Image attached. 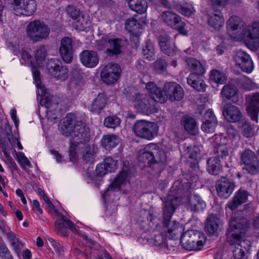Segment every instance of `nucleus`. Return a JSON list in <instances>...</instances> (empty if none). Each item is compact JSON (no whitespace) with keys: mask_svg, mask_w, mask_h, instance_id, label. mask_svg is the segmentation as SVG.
<instances>
[{"mask_svg":"<svg viewBox=\"0 0 259 259\" xmlns=\"http://www.w3.org/2000/svg\"><path fill=\"white\" fill-rule=\"evenodd\" d=\"M234 60L243 72L249 73L253 69V62L250 56L244 51L239 50L236 52L234 56Z\"/></svg>","mask_w":259,"mask_h":259,"instance_id":"6ab92c4d","label":"nucleus"},{"mask_svg":"<svg viewBox=\"0 0 259 259\" xmlns=\"http://www.w3.org/2000/svg\"><path fill=\"white\" fill-rule=\"evenodd\" d=\"M94 155L95 153L93 148L89 145L85 146L82 152V159L83 161L85 163L92 161L94 160Z\"/></svg>","mask_w":259,"mask_h":259,"instance_id":"603ef678","label":"nucleus"},{"mask_svg":"<svg viewBox=\"0 0 259 259\" xmlns=\"http://www.w3.org/2000/svg\"><path fill=\"white\" fill-rule=\"evenodd\" d=\"M163 91L165 97L171 101H180L184 95L183 88L175 82H167L164 83Z\"/></svg>","mask_w":259,"mask_h":259,"instance_id":"f3484780","label":"nucleus"},{"mask_svg":"<svg viewBox=\"0 0 259 259\" xmlns=\"http://www.w3.org/2000/svg\"><path fill=\"white\" fill-rule=\"evenodd\" d=\"M61 134L69 139V156L70 160L75 159L81 148L89 142V128L84 123L76 119V116L72 113H68L59 126Z\"/></svg>","mask_w":259,"mask_h":259,"instance_id":"f257e3e1","label":"nucleus"},{"mask_svg":"<svg viewBox=\"0 0 259 259\" xmlns=\"http://www.w3.org/2000/svg\"><path fill=\"white\" fill-rule=\"evenodd\" d=\"M47 69L50 75L57 80H65L68 77V69L63 66L60 61L57 58L48 60Z\"/></svg>","mask_w":259,"mask_h":259,"instance_id":"9b49d317","label":"nucleus"},{"mask_svg":"<svg viewBox=\"0 0 259 259\" xmlns=\"http://www.w3.org/2000/svg\"><path fill=\"white\" fill-rule=\"evenodd\" d=\"M221 95L223 101L231 100L233 103L238 101V92L236 87L233 84H226L223 88Z\"/></svg>","mask_w":259,"mask_h":259,"instance_id":"7c9ffc66","label":"nucleus"},{"mask_svg":"<svg viewBox=\"0 0 259 259\" xmlns=\"http://www.w3.org/2000/svg\"><path fill=\"white\" fill-rule=\"evenodd\" d=\"M48 241L53 247L55 251L61 254L63 252V247L60 244L56 242L53 238H49Z\"/></svg>","mask_w":259,"mask_h":259,"instance_id":"338daca9","label":"nucleus"},{"mask_svg":"<svg viewBox=\"0 0 259 259\" xmlns=\"http://www.w3.org/2000/svg\"><path fill=\"white\" fill-rule=\"evenodd\" d=\"M181 201L178 196L168 195L164 198L163 203V233L169 239H172L179 233L180 224L177 221L170 222L172 215L176 207Z\"/></svg>","mask_w":259,"mask_h":259,"instance_id":"7ed1b4c3","label":"nucleus"},{"mask_svg":"<svg viewBox=\"0 0 259 259\" xmlns=\"http://www.w3.org/2000/svg\"><path fill=\"white\" fill-rule=\"evenodd\" d=\"M242 88L246 91H250L255 88V84L249 78L243 76L240 82Z\"/></svg>","mask_w":259,"mask_h":259,"instance_id":"4d7b16f0","label":"nucleus"},{"mask_svg":"<svg viewBox=\"0 0 259 259\" xmlns=\"http://www.w3.org/2000/svg\"><path fill=\"white\" fill-rule=\"evenodd\" d=\"M181 124L184 129L191 135L197 134L198 128L195 119L190 116L185 115L181 119Z\"/></svg>","mask_w":259,"mask_h":259,"instance_id":"72a5a7b5","label":"nucleus"},{"mask_svg":"<svg viewBox=\"0 0 259 259\" xmlns=\"http://www.w3.org/2000/svg\"><path fill=\"white\" fill-rule=\"evenodd\" d=\"M159 45L160 47L161 51L164 53L172 54L174 50H171V52H167V49L170 47L171 44L170 38L167 35H161L159 37Z\"/></svg>","mask_w":259,"mask_h":259,"instance_id":"a18cd8bd","label":"nucleus"},{"mask_svg":"<svg viewBox=\"0 0 259 259\" xmlns=\"http://www.w3.org/2000/svg\"><path fill=\"white\" fill-rule=\"evenodd\" d=\"M247 227V220L243 217H232L230 221L229 228L227 232V240L230 245H235L233 255L236 259H242L250 248L251 243L248 240H242Z\"/></svg>","mask_w":259,"mask_h":259,"instance_id":"f03ea898","label":"nucleus"},{"mask_svg":"<svg viewBox=\"0 0 259 259\" xmlns=\"http://www.w3.org/2000/svg\"><path fill=\"white\" fill-rule=\"evenodd\" d=\"M203 74L191 73L187 77L188 84L198 92H204L206 85L204 80Z\"/></svg>","mask_w":259,"mask_h":259,"instance_id":"c85d7f7f","label":"nucleus"},{"mask_svg":"<svg viewBox=\"0 0 259 259\" xmlns=\"http://www.w3.org/2000/svg\"><path fill=\"white\" fill-rule=\"evenodd\" d=\"M214 153L216 154L215 157L223 160L229 155V147L226 144H220L216 148Z\"/></svg>","mask_w":259,"mask_h":259,"instance_id":"09e8293b","label":"nucleus"},{"mask_svg":"<svg viewBox=\"0 0 259 259\" xmlns=\"http://www.w3.org/2000/svg\"><path fill=\"white\" fill-rule=\"evenodd\" d=\"M65 223L68 227L73 232L78 233V229L75 224L68 220L64 215H61V218L57 219L55 222V230L57 234L63 236H68V232Z\"/></svg>","mask_w":259,"mask_h":259,"instance_id":"aec40b11","label":"nucleus"},{"mask_svg":"<svg viewBox=\"0 0 259 259\" xmlns=\"http://www.w3.org/2000/svg\"><path fill=\"white\" fill-rule=\"evenodd\" d=\"M167 64L165 60L162 59H157L154 63L155 70L158 73L165 72L166 70Z\"/></svg>","mask_w":259,"mask_h":259,"instance_id":"6e6d98bb","label":"nucleus"},{"mask_svg":"<svg viewBox=\"0 0 259 259\" xmlns=\"http://www.w3.org/2000/svg\"><path fill=\"white\" fill-rule=\"evenodd\" d=\"M79 59L83 65L89 68L96 66L99 62L98 54L94 51H83L79 55Z\"/></svg>","mask_w":259,"mask_h":259,"instance_id":"bb28decb","label":"nucleus"},{"mask_svg":"<svg viewBox=\"0 0 259 259\" xmlns=\"http://www.w3.org/2000/svg\"><path fill=\"white\" fill-rule=\"evenodd\" d=\"M28 39L33 43L47 39L50 33V28L44 21L38 19L30 22L26 28Z\"/></svg>","mask_w":259,"mask_h":259,"instance_id":"423d86ee","label":"nucleus"},{"mask_svg":"<svg viewBox=\"0 0 259 259\" xmlns=\"http://www.w3.org/2000/svg\"><path fill=\"white\" fill-rule=\"evenodd\" d=\"M206 242V236L202 232L197 230H188L183 233L181 237L182 247L188 250H200Z\"/></svg>","mask_w":259,"mask_h":259,"instance_id":"39448f33","label":"nucleus"},{"mask_svg":"<svg viewBox=\"0 0 259 259\" xmlns=\"http://www.w3.org/2000/svg\"><path fill=\"white\" fill-rule=\"evenodd\" d=\"M107 102V99L104 94H99L92 102L89 106V109L95 113H100L104 108Z\"/></svg>","mask_w":259,"mask_h":259,"instance_id":"473e14b6","label":"nucleus"},{"mask_svg":"<svg viewBox=\"0 0 259 259\" xmlns=\"http://www.w3.org/2000/svg\"><path fill=\"white\" fill-rule=\"evenodd\" d=\"M12 10L17 16H30L36 9V4L34 0H13Z\"/></svg>","mask_w":259,"mask_h":259,"instance_id":"f8f14e48","label":"nucleus"},{"mask_svg":"<svg viewBox=\"0 0 259 259\" xmlns=\"http://www.w3.org/2000/svg\"><path fill=\"white\" fill-rule=\"evenodd\" d=\"M166 237L163 233V231H162L161 233L157 232L155 233L154 237L148 240L149 243L159 247L160 248H163L167 247V244L166 243Z\"/></svg>","mask_w":259,"mask_h":259,"instance_id":"a19ab883","label":"nucleus"},{"mask_svg":"<svg viewBox=\"0 0 259 259\" xmlns=\"http://www.w3.org/2000/svg\"><path fill=\"white\" fill-rule=\"evenodd\" d=\"M140 27V23L134 18L127 19L125 23V28L130 32H134Z\"/></svg>","mask_w":259,"mask_h":259,"instance_id":"3c124183","label":"nucleus"},{"mask_svg":"<svg viewBox=\"0 0 259 259\" xmlns=\"http://www.w3.org/2000/svg\"><path fill=\"white\" fill-rule=\"evenodd\" d=\"M220 220L214 215H210L206 220L205 230L210 235H215L220 229Z\"/></svg>","mask_w":259,"mask_h":259,"instance_id":"f704fd0d","label":"nucleus"},{"mask_svg":"<svg viewBox=\"0 0 259 259\" xmlns=\"http://www.w3.org/2000/svg\"><path fill=\"white\" fill-rule=\"evenodd\" d=\"M133 131L138 137L151 140L157 135L158 126L154 122L141 120L136 122Z\"/></svg>","mask_w":259,"mask_h":259,"instance_id":"9d476101","label":"nucleus"},{"mask_svg":"<svg viewBox=\"0 0 259 259\" xmlns=\"http://www.w3.org/2000/svg\"><path fill=\"white\" fill-rule=\"evenodd\" d=\"M186 63L192 73H204L205 69L197 60L193 58H189L186 60Z\"/></svg>","mask_w":259,"mask_h":259,"instance_id":"79ce46f5","label":"nucleus"},{"mask_svg":"<svg viewBox=\"0 0 259 259\" xmlns=\"http://www.w3.org/2000/svg\"><path fill=\"white\" fill-rule=\"evenodd\" d=\"M17 160L22 168L31 166L30 161L23 153L20 152L17 154Z\"/></svg>","mask_w":259,"mask_h":259,"instance_id":"052dcab7","label":"nucleus"},{"mask_svg":"<svg viewBox=\"0 0 259 259\" xmlns=\"http://www.w3.org/2000/svg\"><path fill=\"white\" fill-rule=\"evenodd\" d=\"M146 89L150 93L149 95L152 98H155L158 102L164 103L166 102L167 98L154 82H148L146 84Z\"/></svg>","mask_w":259,"mask_h":259,"instance_id":"2f4dec72","label":"nucleus"},{"mask_svg":"<svg viewBox=\"0 0 259 259\" xmlns=\"http://www.w3.org/2000/svg\"><path fill=\"white\" fill-rule=\"evenodd\" d=\"M108 43L109 46L106 49L107 54L112 57H117L122 52V48L123 46L122 40L119 38L109 39L106 37L100 40V43Z\"/></svg>","mask_w":259,"mask_h":259,"instance_id":"4be33fe9","label":"nucleus"},{"mask_svg":"<svg viewBox=\"0 0 259 259\" xmlns=\"http://www.w3.org/2000/svg\"><path fill=\"white\" fill-rule=\"evenodd\" d=\"M74 23L75 28L78 31H88L91 26V21L90 19L89 15L87 14L83 13L76 19Z\"/></svg>","mask_w":259,"mask_h":259,"instance_id":"4c0bfd02","label":"nucleus"},{"mask_svg":"<svg viewBox=\"0 0 259 259\" xmlns=\"http://www.w3.org/2000/svg\"><path fill=\"white\" fill-rule=\"evenodd\" d=\"M223 113L226 119L231 122L238 121L242 117L238 108L231 104H226L224 106Z\"/></svg>","mask_w":259,"mask_h":259,"instance_id":"c756f323","label":"nucleus"},{"mask_svg":"<svg viewBox=\"0 0 259 259\" xmlns=\"http://www.w3.org/2000/svg\"><path fill=\"white\" fill-rule=\"evenodd\" d=\"M229 0H211L212 7L215 13L208 15V25L216 30H219L225 24L224 16L221 13L224 6Z\"/></svg>","mask_w":259,"mask_h":259,"instance_id":"6e6552de","label":"nucleus"},{"mask_svg":"<svg viewBox=\"0 0 259 259\" xmlns=\"http://www.w3.org/2000/svg\"><path fill=\"white\" fill-rule=\"evenodd\" d=\"M184 203L187 209L194 212L203 211L206 206L201 197L194 194L187 197Z\"/></svg>","mask_w":259,"mask_h":259,"instance_id":"393cba45","label":"nucleus"},{"mask_svg":"<svg viewBox=\"0 0 259 259\" xmlns=\"http://www.w3.org/2000/svg\"><path fill=\"white\" fill-rule=\"evenodd\" d=\"M157 101L147 94H137L131 98L133 106L140 113L150 115L157 111L156 107Z\"/></svg>","mask_w":259,"mask_h":259,"instance_id":"0eeeda50","label":"nucleus"},{"mask_svg":"<svg viewBox=\"0 0 259 259\" xmlns=\"http://www.w3.org/2000/svg\"><path fill=\"white\" fill-rule=\"evenodd\" d=\"M121 69L116 63H110L102 69L101 77L104 82L111 84L115 82L119 78Z\"/></svg>","mask_w":259,"mask_h":259,"instance_id":"4468645a","label":"nucleus"},{"mask_svg":"<svg viewBox=\"0 0 259 259\" xmlns=\"http://www.w3.org/2000/svg\"><path fill=\"white\" fill-rule=\"evenodd\" d=\"M0 257L1 259H13L11 251L0 236Z\"/></svg>","mask_w":259,"mask_h":259,"instance_id":"de8ad7c7","label":"nucleus"},{"mask_svg":"<svg viewBox=\"0 0 259 259\" xmlns=\"http://www.w3.org/2000/svg\"><path fill=\"white\" fill-rule=\"evenodd\" d=\"M143 54L145 58L153 60L154 59V49L151 44H146L143 49Z\"/></svg>","mask_w":259,"mask_h":259,"instance_id":"5fc2aeb1","label":"nucleus"},{"mask_svg":"<svg viewBox=\"0 0 259 259\" xmlns=\"http://www.w3.org/2000/svg\"><path fill=\"white\" fill-rule=\"evenodd\" d=\"M21 62L22 64L32 65L31 56L25 51H23L21 55Z\"/></svg>","mask_w":259,"mask_h":259,"instance_id":"e2e57ef3","label":"nucleus"},{"mask_svg":"<svg viewBox=\"0 0 259 259\" xmlns=\"http://www.w3.org/2000/svg\"><path fill=\"white\" fill-rule=\"evenodd\" d=\"M96 170L97 175L99 176H103L109 172L103 162L97 165Z\"/></svg>","mask_w":259,"mask_h":259,"instance_id":"69168bd1","label":"nucleus"},{"mask_svg":"<svg viewBox=\"0 0 259 259\" xmlns=\"http://www.w3.org/2000/svg\"><path fill=\"white\" fill-rule=\"evenodd\" d=\"M130 170L128 166H124L120 172L117 176L113 182L110 185L107 189L106 194L109 191L115 190L120 187L125 186L130 182Z\"/></svg>","mask_w":259,"mask_h":259,"instance_id":"412c9836","label":"nucleus"},{"mask_svg":"<svg viewBox=\"0 0 259 259\" xmlns=\"http://www.w3.org/2000/svg\"><path fill=\"white\" fill-rule=\"evenodd\" d=\"M247 111L251 118L257 121L259 111V93H251L246 98Z\"/></svg>","mask_w":259,"mask_h":259,"instance_id":"a878e982","label":"nucleus"},{"mask_svg":"<svg viewBox=\"0 0 259 259\" xmlns=\"http://www.w3.org/2000/svg\"><path fill=\"white\" fill-rule=\"evenodd\" d=\"M10 245L13 247L16 253L19 256L21 252L20 246H23V243L19 240L18 236L15 233L9 231L5 233Z\"/></svg>","mask_w":259,"mask_h":259,"instance_id":"c9c22d12","label":"nucleus"},{"mask_svg":"<svg viewBox=\"0 0 259 259\" xmlns=\"http://www.w3.org/2000/svg\"><path fill=\"white\" fill-rule=\"evenodd\" d=\"M222 167L221 159L217 157H211L207 160L206 169L210 175H218L221 171Z\"/></svg>","mask_w":259,"mask_h":259,"instance_id":"e433bc0d","label":"nucleus"},{"mask_svg":"<svg viewBox=\"0 0 259 259\" xmlns=\"http://www.w3.org/2000/svg\"><path fill=\"white\" fill-rule=\"evenodd\" d=\"M241 161L244 164L243 169L248 173L254 175L258 172V161L255 153L249 149H246L241 155Z\"/></svg>","mask_w":259,"mask_h":259,"instance_id":"2eb2a0df","label":"nucleus"},{"mask_svg":"<svg viewBox=\"0 0 259 259\" xmlns=\"http://www.w3.org/2000/svg\"><path fill=\"white\" fill-rule=\"evenodd\" d=\"M172 191L176 193V194H179L180 192L182 191V186L181 185V183L180 181H176L172 187Z\"/></svg>","mask_w":259,"mask_h":259,"instance_id":"774afa93","label":"nucleus"},{"mask_svg":"<svg viewBox=\"0 0 259 259\" xmlns=\"http://www.w3.org/2000/svg\"><path fill=\"white\" fill-rule=\"evenodd\" d=\"M241 23V19L236 16H231L227 23V30L229 35L233 39L236 40H241L242 39L241 29L240 27Z\"/></svg>","mask_w":259,"mask_h":259,"instance_id":"a211bd4d","label":"nucleus"},{"mask_svg":"<svg viewBox=\"0 0 259 259\" xmlns=\"http://www.w3.org/2000/svg\"><path fill=\"white\" fill-rule=\"evenodd\" d=\"M161 19L167 25L175 26L179 33L183 35H187L188 32L185 29V22L181 20L180 16L170 11H165L162 12Z\"/></svg>","mask_w":259,"mask_h":259,"instance_id":"ddd939ff","label":"nucleus"},{"mask_svg":"<svg viewBox=\"0 0 259 259\" xmlns=\"http://www.w3.org/2000/svg\"><path fill=\"white\" fill-rule=\"evenodd\" d=\"M60 56L64 61L67 63H70L73 59V49L72 40L68 37H63L59 48Z\"/></svg>","mask_w":259,"mask_h":259,"instance_id":"5701e85b","label":"nucleus"},{"mask_svg":"<svg viewBox=\"0 0 259 259\" xmlns=\"http://www.w3.org/2000/svg\"><path fill=\"white\" fill-rule=\"evenodd\" d=\"M120 123V118L116 115L109 116L104 120V125L108 128H115Z\"/></svg>","mask_w":259,"mask_h":259,"instance_id":"49530a36","label":"nucleus"},{"mask_svg":"<svg viewBox=\"0 0 259 259\" xmlns=\"http://www.w3.org/2000/svg\"><path fill=\"white\" fill-rule=\"evenodd\" d=\"M103 162L110 172L114 171L117 168V161L111 157L105 158Z\"/></svg>","mask_w":259,"mask_h":259,"instance_id":"13d9d810","label":"nucleus"},{"mask_svg":"<svg viewBox=\"0 0 259 259\" xmlns=\"http://www.w3.org/2000/svg\"><path fill=\"white\" fill-rule=\"evenodd\" d=\"M66 12L68 15L74 20L77 19L82 14L84 13L73 5L68 6L66 9Z\"/></svg>","mask_w":259,"mask_h":259,"instance_id":"864d4df0","label":"nucleus"},{"mask_svg":"<svg viewBox=\"0 0 259 259\" xmlns=\"http://www.w3.org/2000/svg\"><path fill=\"white\" fill-rule=\"evenodd\" d=\"M178 10L179 13L187 17L191 16L195 12V10L192 5L190 7H188L187 6H180Z\"/></svg>","mask_w":259,"mask_h":259,"instance_id":"680f3d73","label":"nucleus"},{"mask_svg":"<svg viewBox=\"0 0 259 259\" xmlns=\"http://www.w3.org/2000/svg\"><path fill=\"white\" fill-rule=\"evenodd\" d=\"M187 157L190 159H193L195 162L190 163L192 167H196L198 166L197 159L199 156V153L198 151V148L196 147H188L187 148Z\"/></svg>","mask_w":259,"mask_h":259,"instance_id":"37998d69","label":"nucleus"},{"mask_svg":"<svg viewBox=\"0 0 259 259\" xmlns=\"http://www.w3.org/2000/svg\"><path fill=\"white\" fill-rule=\"evenodd\" d=\"M210 78L218 84H224L227 80V76L221 71L213 69L210 71Z\"/></svg>","mask_w":259,"mask_h":259,"instance_id":"c03bdc74","label":"nucleus"},{"mask_svg":"<svg viewBox=\"0 0 259 259\" xmlns=\"http://www.w3.org/2000/svg\"><path fill=\"white\" fill-rule=\"evenodd\" d=\"M139 160L144 164V166L155 163H164L166 156L163 150L160 149L155 144H150L139 152Z\"/></svg>","mask_w":259,"mask_h":259,"instance_id":"20e7f679","label":"nucleus"},{"mask_svg":"<svg viewBox=\"0 0 259 259\" xmlns=\"http://www.w3.org/2000/svg\"><path fill=\"white\" fill-rule=\"evenodd\" d=\"M101 142L102 146L105 149L110 150L118 144L119 140L116 135L109 134L103 136Z\"/></svg>","mask_w":259,"mask_h":259,"instance_id":"ea45409f","label":"nucleus"},{"mask_svg":"<svg viewBox=\"0 0 259 259\" xmlns=\"http://www.w3.org/2000/svg\"><path fill=\"white\" fill-rule=\"evenodd\" d=\"M218 124V122H208L203 121L201 125L202 130L207 133H212L214 132L215 128Z\"/></svg>","mask_w":259,"mask_h":259,"instance_id":"bf43d9fd","label":"nucleus"},{"mask_svg":"<svg viewBox=\"0 0 259 259\" xmlns=\"http://www.w3.org/2000/svg\"><path fill=\"white\" fill-rule=\"evenodd\" d=\"M46 56V50L44 46L39 47L35 51V59L37 66H41Z\"/></svg>","mask_w":259,"mask_h":259,"instance_id":"8fccbe9b","label":"nucleus"},{"mask_svg":"<svg viewBox=\"0 0 259 259\" xmlns=\"http://www.w3.org/2000/svg\"><path fill=\"white\" fill-rule=\"evenodd\" d=\"M203 121L218 122L215 116L211 109H208L205 113Z\"/></svg>","mask_w":259,"mask_h":259,"instance_id":"0e129e2a","label":"nucleus"},{"mask_svg":"<svg viewBox=\"0 0 259 259\" xmlns=\"http://www.w3.org/2000/svg\"><path fill=\"white\" fill-rule=\"evenodd\" d=\"M131 10L139 14L144 13L147 9L148 5L146 0H126Z\"/></svg>","mask_w":259,"mask_h":259,"instance_id":"58836bf2","label":"nucleus"},{"mask_svg":"<svg viewBox=\"0 0 259 259\" xmlns=\"http://www.w3.org/2000/svg\"><path fill=\"white\" fill-rule=\"evenodd\" d=\"M216 190L218 195L223 198H228L235 188V184L230 180L223 178L216 184Z\"/></svg>","mask_w":259,"mask_h":259,"instance_id":"b1692460","label":"nucleus"},{"mask_svg":"<svg viewBox=\"0 0 259 259\" xmlns=\"http://www.w3.org/2000/svg\"><path fill=\"white\" fill-rule=\"evenodd\" d=\"M32 72L36 86L39 89L37 93L38 94H40L41 96L40 104L42 106H45L47 109V115L48 118H50V115L53 112V110H55L57 108L58 105L56 104H53L49 97V93L47 92L46 89L41 85L39 71L32 66Z\"/></svg>","mask_w":259,"mask_h":259,"instance_id":"1a4fd4ad","label":"nucleus"},{"mask_svg":"<svg viewBox=\"0 0 259 259\" xmlns=\"http://www.w3.org/2000/svg\"><path fill=\"white\" fill-rule=\"evenodd\" d=\"M243 37L242 40L248 41L254 47L259 43V22L254 21L250 25L245 26L242 31Z\"/></svg>","mask_w":259,"mask_h":259,"instance_id":"dca6fc26","label":"nucleus"},{"mask_svg":"<svg viewBox=\"0 0 259 259\" xmlns=\"http://www.w3.org/2000/svg\"><path fill=\"white\" fill-rule=\"evenodd\" d=\"M249 194L244 189H240L235 194L232 199L228 202L227 207L231 210H235L243 203L247 202Z\"/></svg>","mask_w":259,"mask_h":259,"instance_id":"cd10ccee","label":"nucleus"}]
</instances>
